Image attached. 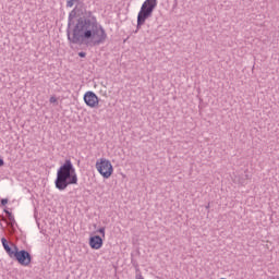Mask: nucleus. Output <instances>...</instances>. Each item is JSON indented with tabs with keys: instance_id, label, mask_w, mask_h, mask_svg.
I'll list each match as a JSON object with an SVG mask.
<instances>
[{
	"instance_id": "nucleus-1",
	"label": "nucleus",
	"mask_w": 279,
	"mask_h": 279,
	"mask_svg": "<svg viewBox=\"0 0 279 279\" xmlns=\"http://www.w3.org/2000/svg\"><path fill=\"white\" fill-rule=\"evenodd\" d=\"M78 16V19H77ZM77 23L72 31V35L69 36V40L74 45H89L90 47H97V45H104L108 39L106 29L99 23L97 17L93 15L90 11H80L74 9L69 14V26Z\"/></svg>"
},
{
	"instance_id": "nucleus-2",
	"label": "nucleus",
	"mask_w": 279,
	"mask_h": 279,
	"mask_svg": "<svg viewBox=\"0 0 279 279\" xmlns=\"http://www.w3.org/2000/svg\"><path fill=\"white\" fill-rule=\"evenodd\" d=\"M56 189L64 191L71 184H77V172L71 160H65L57 170V179L54 181Z\"/></svg>"
},
{
	"instance_id": "nucleus-3",
	"label": "nucleus",
	"mask_w": 279,
	"mask_h": 279,
	"mask_svg": "<svg viewBox=\"0 0 279 279\" xmlns=\"http://www.w3.org/2000/svg\"><path fill=\"white\" fill-rule=\"evenodd\" d=\"M1 243L8 256L10 258H15L19 265L22 267H29V265H32V255L29 252L25 250L19 251V246L13 242H9L5 238L1 239Z\"/></svg>"
},
{
	"instance_id": "nucleus-4",
	"label": "nucleus",
	"mask_w": 279,
	"mask_h": 279,
	"mask_svg": "<svg viewBox=\"0 0 279 279\" xmlns=\"http://www.w3.org/2000/svg\"><path fill=\"white\" fill-rule=\"evenodd\" d=\"M95 167L99 175H101V178H104L105 180H109V178H112V173H114V167L109 159H97Z\"/></svg>"
},
{
	"instance_id": "nucleus-5",
	"label": "nucleus",
	"mask_w": 279,
	"mask_h": 279,
	"mask_svg": "<svg viewBox=\"0 0 279 279\" xmlns=\"http://www.w3.org/2000/svg\"><path fill=\"white\" fill-rule=\"evenodd\" d=\"M158 5V0H146L141 7V25L145 24L146 19H150L154 10Z\"/></svg>"
},
{
	"instance_id": "nucleus-6",
	"label": "nucleus",
	"mask_w": 279,
	"mask_h": 279,
	"mask_svg": "<svg viewBox=\"0 0 279 279\" xmlns=\"http://www.w3.org/2000/svg\"><path fill=\"white\" fill-rule=\"evenodd\" d=\"M83 101L87 108H99V96L95 92H86L83 96Z\"/></svg>"
},
{
	"instance_id": "nucleus-7",
	"label": "nucleus",
	"mask_w": 279,
	"mask_h": 279,
	"mask_svg": "<svg viewBox=\"0 0 279 279\" xmlns=\"http://www.w3.org/2000/svg\"><path fill=\"white\" fill-rule=\"evenodd\" d=\"M89 247L92 250H101L104 247V238L99 235H93L89 238Z\"/></svg>"
},
{
	"instance_id": "nucleus-8",
	"label": "nucleus",
	"mask_w": 279,
	"mask_h": 279,
	"mask_svg": "<svg viewBox=\"0 0 279 279\" xmlns=\"http://www.w3.org/2000/svg\"><path fill=\"white\" fill-rule=\"evenodd\" d=\"M4 213L8 215L9 221H11L8 225L11 226V228H14V216L9 210H4Z\"/></svg>"
},
{
	"instance_id": "nucleus-9",
	"label": "nucleus",
	"mask_w": 279,
	"mask_h": 279,
	"mask_svg": "<svg viewBox=\"0 0 279 279\" xmlns=\"http://www.w3.org/2000/svg\"><path fill=\"white\" fill-rule=\"evenodd\" d=\"M77 3V0H66V8H73Z\"/></svg>"
},
{
	"instance_id": "nucleus-10",
	"label": "nucleus",
	"mask_w": 279,
	"mask_h": 279,
	"mask_svg": "<svg viewBox=\"0 0 279 279\" xmlns=\"http://www.w3.org/2000/svg\"><path fill=\"white\" fill-rule=\"evenodd\" d=\"M98 233L101 234L102 239H106V227L98 229Z\"/></svg>"
},
{
	"instance_id": "nucleus-11",
	"label": "nucleus",
	"mask_w": 279,
	"mask_h": 279,
	"mask_svg": "<svg viewBox=\"0 0 279 279\" xmlns=\"http://www.w3.org/2000/svg\"><path fill=\"white\" fill-rule=\"evenodd\" d=\"M49 101L50 104H58V98L56 96H51Z\"/></svg>"
},
{
	"instance_id": "nucleus-12",
	"label": "nucleus",
	"mask_w": 279,
	"mask_h": 279,
	"mask_svg": "<svg viewBox=\"0 0 279 279\" xmlns=\"http://www.w3.org/2000/svg\"><path fill=\"white\" fill-rule=\"evenodd\" d=\"M137 25H141V12L137 14Z\"/></svg>"
},
{
	"instance_id": "nucleus-13",
	"label": "nucleus",
	"mask_w": 279,
	"mask_h": 279,
	"mask_svg": "<svg viewBox=\"0 0 279 279\" xmlns=\"http://www.w3.org/2000/svg\"><path fill=\"white\" fill-rule=\"evenodd\" d=\"M1 204H2V206H5V204H8V198H3V199L1 201Z\"/></svg>"
},
{
	"instance_id": "nucleus-14",
	"label": "nucleus",
	"mask_w": 279,
	"mask_h": 279,
	"mask_svg": "<svg viewBox=\"0 0 279 279\" xmlns=\"http://www.w3.org/2000/svg\"><path fill=\"white\" fill-rule=\"evenodd\" d=\"M78 56L80 58H86V52H80Z\"/></svg>"
},
{
	"instance_id": "nucleus-15",
	"label": "nucleus",
	"mask_w": 279,
	"mask_h": 279,
	"mask_svg": "<svg viewBox=\"0 0 279 279\" xmlns=\"http://www.w3.org/2000/svg\"><path fill=\"white\" fill-rule=\"evenodd\" d=\"M0 167H3V159H0Z\"/></svg>"
},
{
	"instance_id": "nucleus-16",
	"label": "nucleus",
	"mask_w": 279,
	"mask_h": 279,
	"mask_svg": "<svg viewBox=\"0 0 279 279\" xmlns=\"http://www.w3.org/2000/svg\"><path fill=\"white\" fill-rule=\"evenodd\" d=\"M206 208H207V209L210 208V204H208V205L206 206Z\"/></svg>"
}]
</instances>
